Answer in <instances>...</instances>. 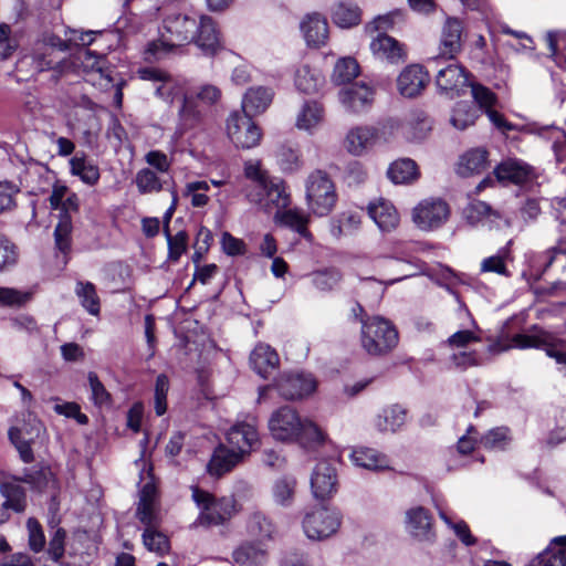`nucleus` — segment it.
Wrapping results in <instances>:
<instances>
[{"mask_svg":"<svg viewBox=\"0 0 566 566\" xmlns=\"http://www.w3.org/2000/svg\"><path fill=\"white\" fill-rule=\"evenodd\" d=\"M449 217L450 207L440 198L423 199L412 210V221L423 231L441 228Z\"/></svg>","mask_w":566,"mask_h":566,"instance_id":"obj_10","label":"nucleus"},{"mask_svg":"<svg viewBox=\"0 0 566 566\" xmlns=\"http://www.w3.org/2000/svg\"><path fill=\"white\" fill-rule=\"evenodd\" d=\"M324 115L325 111L321 103L307 101L297 115L296 127L311 133L323 123Z\"/></svg>","mask_w":566,"mask_h":566,"instance_id":"obj_37","label":"nucleus"},{"mask_svg":"<svg viewBox=\"0 0 566 566\" xmlns=\"http://www.w3.org/2000/svg\"><path fill=\"white\" fill-rule=\"evenodd\" d=\"M87 379L91 389V399L93 400L94 405L98 407L111 406V394L106 390L105 386L99 380L97 374L94 371H90L87 375Z\"/></svg>","mask_w":566,"mask_h":566,"instance_id":"obj_57","label":"nucleus"},{"mask_svg":"<svg viewBox=\"0 0 566 566\" xmlns=\"http://www.w3.org/2000/svg\"><path fill=\"white\" fill-rule=\"evenodd\" d=\"M407 421V410L400 405H390L380 410L374 419V427L379 432L395 433L400 430Z\"/></svg>","mask_w":566,"mask_h":566,"instance_id":"obj_25","label":"nucleus"},{"mask_svg":"<svg viewBox=\"0 0 566 566\" xmlns=\"http://www.w3.org/2000/svg\"><path fill=\"white\" fill-rule=\"evenodd\" d=\"M197 21L184 13H171L163 21L160 39L148 44L147 52L156 59H161L172 49L195 39Z\"/></svg>","mask_w":566,"mask_h":566,"instance_id":"obj_2","label":"nucleus"},{"mask_svg":"<svg viewBox=\"0 0 566 566\" xmlns=\"http://www.w3.org/2000/svg\"><path fill=\"white\" fill-rule=\"evenodd\" d=\"M1 493L7 499L4 506L12 509L15 512H22L25 509V494L19 485L3 484L1 485Z\"/></svg>","mask_w":566,"mask_h":566,"instance_id":"obj_58","label":"nucleus"},{"mask_svg":"<svg viewBox=\"0 0 566 566\" xmlns=\"http://www.w3.org/2000/svg\"><path fill=\"white\" fill-rule=\"evenodd\" d=\"M359 321L361 323L360 343L369 355H386L397 346L399 336L391 322L380 316H373L366 321L359 317Z\"/></svg>","mask_w":566,"mask_h":566,"instance_id":"obj_4","label":"nucleus"},{"mask_svg":"<svg viewBox=\"0 0 566 566\" xmlns=\"http://www.w3.org/2000/svg\"><path fill=\"white\" fill-rule=\"evenodd\" d=\"M237 566H261L266 562V551L259 544L243 543L232 553Z\"/></svg>","mask_w":566,"mask_h":566,"instance_id":"obj_36","label":"nucleus"},{"mask_svg":"<svg viewBox=\"0 0 566 566\" xmlns=\"http://www.w3.org/2000/svg\"><path fill=\"white\" fill-rule=\"evenodd\" d=\"M369 46L374 56L388 63L398 64L406 60L403 44L386 33H379Z\"/></svg>","mask_w":566,"mask_h":566,"instance_id":"obj_21","label":"nucleus"},{"mask_svg":"<svg viewBox=\"0 0 566 566\" xmlns=\"http://www.w3.org/2000/svg\"><path fill=\"white\" fill-rule=\"evenodd\" d=\"M510 441L511 437L509 428L499 427L491 429L488 433H485L481 438L480 443L485 449L504 450Z\"/></svg>","mask_w":566,"mask_h":566,"instance_id":"obj_51","label":"nucleus"},{"mask_svg":"<svg viewBox=\"0 0 566 566\" xmlns=\"http://www.w3.org/2000/svg\"><path fill=\"white\" fill-rule=\"evenodd\" d=\"M312 285L322 292L334 290L342 280V274L336 269H325L313 272L310 275Z\"/></svg>","mask_w":566,"mask_h":566,"instance_id":"obj_48","label":"nucleus"},{"mask_svg":"<svg viewBox=\"0 0 566 566\" xmlns=\"http://www.w3.org/2000/svg\"><path fill=\"white\" fill-rule=\"evenodd\" d=\"M317 382L311 374L282 375L275 384L279 394L286 400L302 399L316 390Z\"/></svg>","mask_w":566,"mask_h":566,"instance_id":"obj_14","label":"nucleus"},{"mask_svg":"<svg viewBox=\"0 0 566 566\" xmlns=\"http://www.w3.org/2000/svg\"><path fill=\"white\" fill-rule=\"evenodd\" d=\"M429 82V75L419 64L406 66L397 78V88L405 97L419 95Z\"/></svg>","mask_w":566,"mask_h":566,"instance_id":"obj_19","label":"nucleus"},{"mask_svg":"<svg viewBox=\"0 0 566 566\" xmlns=\"http://www.w3.org/2000/svg\"><path fill=\"white\" fill-rule=\"evenodd\" d=\"M275 158L281 169L285 172H294L302 167L300 151L291 145H280L275 151Z\"/></svg>","mask_w":566,"mask_h":566,"instance_id":"obj_46","label":"nucleus"},{"mask_svg":"<svg viewBox=\"0 0 566 566\" xmlns=\"http://www.w3.org/2000/svg\"><path fill=\"white\" fill-rule=\"evenodd\" d=\"M494 174L500 181L521 185L531 178L532 169L521 160L507 159L496 166Z\"/></svg>","mask_w":566,"mask_h":566,"instance_id":"obj_29","label":"nucleus"},{"mask_svg":"<svg viewBox=\"0 0 566 566\" xmlns=\"http://www.w3.org/2000/svg\"><path fill=\"white\" fill-rule=\"evenodd\" d=\"M512 344L502 345L500 342L489 346L490 353H502L512 347L520 349L538 348L544 349L551 358H554L558 365L566 368V352L564 343L555 334L539 327L531 326L525 333L515 334L512 337Z\"/></svg>","mask_w":566,"mask_h":566,"instance_id":"obj_3","label":"nucleus"},{"mask_svg":"<svg viewBox=\"0 0 566 566\" xmlns=\"http://www.w3.org/2000/svg\"><path fill=\"white\" fill-rule=\"evenodd\" d=\"M463 216L470 224L475 226L496 214L491 211V207L488 203L475 200L463 209Z\"/></svg>","mask_w":566,"mask_h":566,"instance_id":"obj_54","label":"nucleus"},{"mask_svg":"<svg viewBox=\"0 0 566 566\" xmlns=\"http://www.w3.org/2000/svg\"><path fill=\"white\" fill-rule=\"evenodd\" d=\"M338 99L347 112L363 113L374 102V90L364 82H355L339 90Z\"/></svg>","mask_w":566,"mask_h":566,"instance_id":"obj_16","label":"nucleus"},{"mask_svg":"<svg viewBox=\"0 0 566 566\" xmlns=\"http://www.w3.org/2000/svg\"><path fill=\"white\" fill-rule=\"evenodd\" d=\"M301 31L307 45L319 48L328 39V24L319 13L307 14L301 22Z\"/></svg>","mask_w":566,"mask_h":566,"instance_id":"obj_23","label":"nucleus"},{"mask_svg":"<svg viewBox=\"0 0 566 566\" xmlns=\"http://www.w3.org/2000/svg\"><path fill=\"white\" fill-rule=\"evenodd\" d=\"M69 50L65 41L55 34H44L43 38L34 44L31 55L34 67L43 72L55 66H60V60L55 59L56 51L64 52Z\"/></svg>","mask_w":566,"mask_h":566,"instance_id":"obj_13","label":"nucleus"},{"mask_svg":"<svg viewBox=\"0 0 566 566\" xmlns=\"http://www.w3.org/2000/svg\"><path fill=\"white\" fill-rule=\"evenodd\" d=\"M470 87L474 102L484 112H486L488 108H492L496 104V95L490 88L479 83H472L470 84Z\"/></svg>","mask_w":566,"mask_h":566,"instance_id":"obj_63","label":"nucleus"},{"mask_svg":"<svg viewBox=\"0 0 566 566\" xmlns=\"http://www.w3.org/2000/svg\"><path fill=\"white\" fill-rule=\"evenodd\" d=\"M77 60L81 62L84 71L98 72L103 75V69L105 64V59L103 55L96 54L88 49H81L77 52Z\"/></svg>","mask_w":566,"mask_h":566,"instance_id":"obj_61","label":"nucleus"},{"mask_svg":"<svg viewBox=\"0 0 566 566\" xmlns=\"http://www.w3.org/2000/svg\"><path fill=\"white\" fill-rule=\"evenodd\" d=\"M436 84L441 92L458 93L468 85V77L461 65L449 63L447 66L438 70Z\"/></svg>","mask_w":566,"mask_h":566,"instance_id":"obj_24","label":"nucleus"},{"mask_svg":"<svg viewBox=\"0 0 566 566\" xmlns=\"http://www.w3.org/2000/svg\"><path fill=\"white\" fill-rule=\"evenodd\" d=\"M296 480L291 476H283L275 481L273 485V497L280 505H289L294 496Z\"/></svg>","mask_w":566,"mask_h":566,"instance_id":"obj_52","label":"nucleus"},{"mask_svg":"<svg viewBox=\"0 0 566 566\" xmlns=\"http://www.w3.org/2000/svg\"><path fill=\"white\" fill-rule=\"evenodd\" d=\"M359 65L353 57L339 59L332 74V81L336 85L353 84L352 81L358 75Z\"/></svg>","mask_w":566,"mask_h":566,"instance_id":"obj_45","label":"nucleus"},{"mask_svg":"<svg viewBox=\"0 0 566 566\" xmlns=\"http://www.w3.org/2000/svg\"><path fill=\"white\" fill-rule=\"evenodd\" d=\"M249 532L261 538H271L274 533V526L262 513H253L248 522Z\"/></svg>","mask_w":566,"mask_h":566,"instance_id":"obj_59","label":"nucleus"},{"mask_svg":"<svg viewBox=\"0 0 566 566\" xmlns=\"http://www.w3.org/2000/svg\"><path fill=\"white\" fill-rule=\"evenodd\" d=\"M193 40L205 54L213 55L219 50V32L210 17L200 18Z\"/></svg>","mask_w":566,"mask_h":566,"instance_id":"obj_28","label":"nucleus"},{"mask_svg":"<svg viewBox=\"0 0 566 566\" xmlns=\"http://www.w3.org/2000/svg\"><path fill=\"white\" fill-rule=\"evenodd\" d=\"M389 179L395 184H408L419 176L417 164L409 158L394 161L387 171Z\"/></svg>","mask_w":566,"mask_h":566,"instance_id":"obj_41","label":"nucleus"},{"mask_svg":"<svg viewBox=\"0 0 566 566\" xmlns=\"http://www.w3.org/2000/svg\"><path fill=\"white\" fill-rule=\"evenodd\" d=\"M74 293L77 296L82 307L93 316L101 313V300L96 291V286L91 282L77 281Z\"/></svg>","mask_w":566,"mask_h":566,"instance_id":"obj_39","label":"nucleus"},{"mask_svg":"<svg viewBox=\"0 0 566 566\" xmlns=\"http://www.w3.org/2000/svg\"><path fill=\"white\" fill-rule=\"evenodd\" d=\"M324 76L308 65H301L295 72V86L305 94L317 93L324 85Z\"/></svg>","mask_w":566,"mask_h":566,"instance_id":"obj_38","label":"nucleus"},{"mask_svg":"<svg viewBox=\"0 0 566 566\" xmlns=\"http://www.w3.org/2000/svg\"><path fill=\"white\" fill-rule=\"evenodd\" d=\"M360 222L359 213L353 211L343 212L337 219L332 221L331 233L335 238L350 234L359 228Z\"/></svg>","mask_w":566,"mask_h":566,"instance_id":"obj_47","label":"nucleus"},{"mask_svg":"<svg viewBox=\"0 0 566 566\" xmlns=\"http://www.w3.org/2000/svg\"><path fill=\"white\" fill-rule=\"evenodd\" d=\"M31 294L13 287H0V306L19 307L30 300Z\"/></svg>","mask_w":566,"mask_h":566,"instance_id":"obj_64","label":"nucleus"},{"mask_svg":"<svg viewBox=\"0 0 566 566\" xmlns=\"http://www.w3.org/2000/svg\"><path fill=\"white\" fill-rule=\"evenodd\" d=\"M252 115L234 111L227 119V134L238 148L250 149L260 144L262 133Z\"/></svg>","mask_w":566,"mask_h":566,"instance_id":"obj_9","label":"nucleus"},{"mask_svg":"<svg viewBox=\"0 0 566 566\" xmlns=\"http://www.w3.org/2000/svg\"><path fill=\"white\" fill-rule=\"evenodd\" d=\"M488 151L483 148H473L460 157L457 172L461 177H469L481 174L488 168Z\"/></svg>","mask_w":566,"mask_h":566,"instance_id":"obj_34","label":"nucleus"},{"mask_svg":"<svg viewBox=\"0 0 566 566\" xmlns=\"http://www.w3.org/2000/svg\"><path fill=\"white\" fill-rule=\"evenodd\" d=\"M143 543L148 551L158 555L166 554L170 547L168 537L158 528H145Z\"/></svg>","mask_w":566,"mask_h":566,"instance_id":"obj_50","label":"nucleus"},{"mask_svg":"<svg viewBox=\"0 0 566 566\" xmlns=\"http://www.w3.org/2000/svg\"><path fill=\"white\" fill-rule=\"evenodd\" d=\"M72 229V217L69 214H60V220L54 230V239L56 249L63 253H66L71 249Z\"/></svg>","mask_w":566,"mask_h":566,"instance_id":"obj_49","label":"nucleus"},{"mask_svg":"<svg viewBox=\"0 0 566 566\" xmlns=\"http://www.w3.org/2000/svg\"><path fill=\"white\" fill-rule=\"evenodd\" d=\"M276 216L284 226L295 230L303 238H312V234L307 230L310 216L304 213L301 209H287L281 213L277 212Z\"/></svg>","mask_w":566,"mask_h":566,"instance_id":"obj_43","label":"nucleus"},{"mask_svg":"<svg viewBox=\"0 0 566 566\" xmlns=\"http://www.w3.org/2000/svg\"><path fill=\"white\" fill-rule=\"evenodd\" d=\"M279 361L276 352L266 344L256 345L250 355L252 368L263 378L279 366Z\"/></svg>","mask_w":566,"mask_h":566,"instance_id":"obj_33","label":"nucleus"},{"mask_svg":"<svg viewBox=\"0 0 566 566\" xmlns=\"http://www.w3.org/2000/svg\"><path fill=\"white\" fill-rule=\"evenodd\" d=\"M164 233L168 243V259L177 262L187 250L188 235L185 231H179L171 235L168 226H165Z\"/></svg>","mask_w":566,"mask_h":566,"instance_id":"obj_53","label":"nucleus"},{"mask_svg":"<svg viewBox=\"0 0 566 566\" xmlns=\"http://www.w3.org/2000/svg\"><path fill=\"white\" fill-rule=\"evenodd\" d=\"M305 199L310 212L325 217L334 209L337 195L328 175L322 170L312 172L305 182Z\"/></svg>","mask_w":566,"mask_h":566,"instance_id":"obj_7","label":"nucleus"},{"mask_svg":"<svg viewBox=\"0 0 566 566\" xmlns=\"http://www.w3.org/2000/svg\"><path fill=\"white\" fill-rule=\"evenodd\" d=\"M247 199L265 210L273 208L281 210L290 203V196L285 190L284 184L277 178H270L265 181L264 189H258L256 191L248 190Z\"/></svg>","mask_w":566,"mask_h":566,"instance_id":"obj_12","label":"nucleus"},{"mask_svg":"<svg viewBox=\"0 0 566 566\" xmlns=\"http://www.w3.org/2000/svg\"><path fill=\"white\" fill-rule=\"evenodd\" d=\"M368 214L384 232L396 229L399 223V214L396 208L390 201L382 198L369 203Z\"/></svg>","mask_w":566,"mask_h":566,"instance_id":"obj_26","label":"nucleus"},{"mask_svg":"<svg viewBox=\"0 0 566 566\" xmlns=\"http://www.w3.org/2000/svg\"><path fill=\"white\" fill-rule=\"evenodd\" d=\"M135 181L140 193L157 192L160 191L163 187L156 172L149 168L139 170L136 175Z\"/></svg>","mask_w":566,"mask_h":566,"instance_id":"obj_60","label":"nucleus"},{"mask_svg":"<svg viewBox=\"0 0 566 566\" xmlns=\"http://www.w3.org/2000/svg\"><path fill=\"white\" fill-rule=\"evenodd\" d=\"M191 492L192 500L200 511L196 520L197 525H221L237 512L235 500L232 496L216 499L212 494L198 486H192Z\"/></svg>","mask_w":566,"mask_h":566,"instance_id":"obj_6","label":"nucleus"},{"mask_svg":"<svg viewBox=\"0 0 566 566\" xmlns=\"http://www.w3.org/2000/svg\"><path fill=\"white\" fill-rule=\"evenodd\" d=\"M463 38V21L455 17L447 18L441 29L439 56L432 57L429 63L438 69L442 57L448 60L455 59L462 50Z\"/></svg>","mask_w":566,"mask_h":566,"instance_id":"obj_11","label":"nucleus"},{"mask_svg":"<svg viewBox=\"0 0 566 566\" xmlns=\"http://www.w3.org/2000/svg\"><path fill=\"white\" fill-rule=\"evenodd\" d=\"M273 96L274 92L270 87H251L242 98V112L250 115H259L271 105Z\"/></svg>","mask_w":566,"mask_h":566,"instance_id":"obj_30","label":"nucleus"},{"mask_svg":"<svg viewBox=\"0 0 566 566\" xmlns=\"http://www.w3.org/2000/svg\"><path fill=\"white\" fill-rule=\"evenodd\" d=\"M244 175L249 180L244 191L264 189V182L270 179L268 174L263 171L259 163L248 161L244 165Z\"/></svg>","mask_w":566,"mask_h":566,"instance_id":"obj_56","label":"nucleus"},{"mask_svg":"<svg viewBox=\"0 0 566 566\" xmlns=\"http://www.w3.org/2000/svg\"><path fill=\"white\" fill-rule=\"evenodd\" d=\"M340 524V513L329 507L315 509L307 512L303 518V530L310 539H325L335 534Z\"/></svg>","mask_w":566,"mask_h":566,"instance_id":"obj_8","label":"nucleus"},{"mask_svg":"<svg viewBox=\"0 0 566 566\" xmlns=\"http://www.w3.org/2000/svg\"><path fill=\"white\" fill-rule=\"evenodd\" d=\"M378 139V132L371 126H358L352 128L345 139L347 150L359 156L371 147Z\"/></svg>","mask_w":566,"mask_h":566,"instance_id":"obj_27","label":"nucleus"},{"mask_svg":"<svg viewBox=\"0 0 566 566\" xmlns=\"http://www.w3.org/2000/svg\"><path fill=\"white\" fill-rule=\"evenodd\" d=\"M478 117L479 113L476 107L468 101H461L453 107L450 123L454 128L463 130L472 126Z\"/></svg>","mask_w":566,"mask_h":566,"instance_id":"obj_42","label":"nucleus"},{"mask_svg":"<svg viewBox=\"0 0 566 566\" xmlns=\"http://www.w3.org/2000/svg\"><path fill=\"white\" fill-rule=\"evenodd\" d=\"M136 516L145 528H158L161 524L159 507L156 502V489L154 484L146 483L142 491L136 511Z\"/></svg>","mask_w":566,"mask_h":566,"instance_id":"obj_18","label":"nucleus"},{"mask_svg":"<svg viewBox=\"0 0 566 566\" xmlns=\"http://www.w3.org/2000/svg\"><path fill=\"white\" fill-rule=\"evenodd\" d=\"M221 90L212 84H203L195 94H182L181 105L178 111L179 130L181 133L199 127L203 123L205 111L199 107L198 101L203 106H212L221 99Z\"/></svg>","mask_w":566,"mask_h":566,"instance_id":"obj_5","label":"nucleus"},{"mask_svg":"<svg viewBox=\"0 0 566 566\" xmlns=\"http://www.w3.org/2000/svg\"><path fill=\"white\" fill-rule=\"evenodd\" d=\"M241 460L240 453H235L226 446H219L214 450L207 470L211 475L221 476L232 470Z\"/></svg>","mask_w":566,"mask_h":566,"instance_id":"obj_35","label":"nucleus"},{"mask_svg":"<svg viewBox=\"0 0 566 566\" xmlns=\"http://www.w3.org/2000/svg\"><path fill=\"white\" fill-rule=\"evenodd\" d=\"M333 22L343 29L356 27L361 21V9L350 0H339L332 8Z\"/></svg>","mask_w":566,"mask_h":566,"instance_id":"obj_31","label":"nucleus"},{"mask_svg":"<svg viewBox=\"0 0 566 566\" xmlns=\"http://www.w3.org/2000/svg\"><path fill=\"white\" fill-rule=\"evenodd\" d=\"M138 75L144 81H150L157 84L155 86V93L166 102L171 103L174 98L181 93L180 87L161 70L144 67L138 70Z\"/></svg>","mask_w":566,"mask_h":566,"instance_id":"obj_22","label":"nucleus"},{"mask_svg":"<svg viewBox=\"0 0 566 566\" xmlns=\"http://www.w3.org/2000/svg\"><path fill=\"white\" fill-rule=\"evenodd\" d=\"M350 460L355 465L370 471L389 469L388 458L379 451L367 447L354 449L350 453Z\"/></svg>","mask_w":566,"mask_h":566,"instance_id":"obj_32","label":"nucleus"},{"mask_svg":"<svg viewBox=\"0 0 566 566\" xmlns=\"http://www.w3.org/2000/svg\"><path fill=\"white\" fill-rule=\"evenodd\" d=\"M269 430L275 440L297 442L308 449L323 444L326 439V434L316 423L307 418L302 419L289 406L281 407L271 415Z\"/></svg>","mask_w":566,"mask_h":566,"instance_id":"obj_1","label":"nucleus"},{"mask_svg":"<svg viewBox=\"0 0 566 566\" xmlns=\"http://www.w3.org/2000/svg\"><path fill=\"white\" fill-rule=\"evenodd\" d=\"M406 528L419 541L432 542L436 537L432 530V516L422 506L411 507L406 512Z\"/></svg>","mask_w":566,"mask_h":566,"instance_id":"obj_20","label":"nucleus"},{"mask_svg":"<svg viewBox=\"0 0 566 566\" xmlns=\"http://www.w3.org/2000/svg\"><path fill=\"white\" fill-rule=\"evenodd\" d=\"M439 516L440 518L449 526L451 527L455 535L459 537V539L467 546L474 545L476 543V538L471 534L470 528L468 524L464 521H460L458 523H452L450 517L446 514V512L441 509H439Z\"/></svg>","mask_w":566,"mask_h":566,"instance_id":"obj_62","label":"nucleus"},{"mask_svg":"<svg viewBox=\"0 0 566 566\" xmlns=\"http://www.w3.org/2000/svg\"><path fill=\"white\" fill-rule=\"evenodd\" d=\"M71 174L80 177L86 185L93 186L99 180L98 167L87 161L84 156H74L70 160Z\"/></svg>","mask_w":566,"mask_h":566,"instance_id":"obj_44","label":"nucleus"},{"mask_svg":"<svg viewBox=\"0 0 566 566\" xmlns=\"http://www.w3.org/2000/svg\"><path fill=\"white\" fill-rule=\"evenodd\" d=\"M431 119L423 111H413L403 125V132L408 138L421 140L426 138L431 130Z\"/></svg>","mask_w":566,"mask_h":566,"instance_id":"obj_40","label":"nucleus"},{"mask_svg":"<svg viewBox=\"0 0 566 566\" xmlns=\"http://www.w3.org/2000/svg\"><path fill=\"white\" fill-rule=\"evenodd\" d=\"M22 481L43 490L54 484V475L49 467L42 465L38 470H25Z\"/></svg>","mask_w":566,"mask_h":566,"instance_id":"obj_55","label":"nucleus"},{"mask_svg":"<svg viewBox=\"0 0 566 566\" xmlns=\"http://www.w3.org/2000/svg\"><path fill=\"white\" fill-rule=\"evenodd\" d=\"M337 473L329 460L319 461L311 475V489L315 499L327 500L337 492Z\"/></svg>","mask_w":566,"mask_h":566,"instance_id":"obj_15","label":"nucleus"},{"mask_svg":"<svg viewBox=\"0 0 566 566\" xmlns=\"http://www.w3.org/2000/svg\"><path fill=\"white\" fill-rule=\"evenodd\" d=\"M229 449L240 453V459L249 454L260 443L259 432L253 422H238L227 433Z\"/></svg>","mask_w":566,"mask_h":566,"instance_id":"obj_17","label":"nucleus"}]
</instances>
